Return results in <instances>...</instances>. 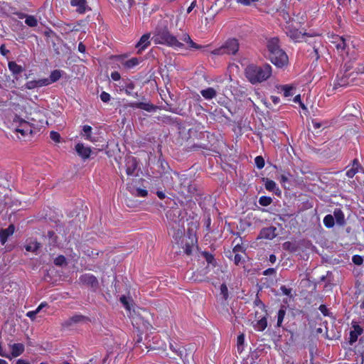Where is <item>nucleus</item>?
<instances>
[{"instance_id":"1","label":"nucleus","mask_w":364,"mask_h":364,"mask_svg":"<svg viewBox=\"0 0 364 364\" xmlns=\"http://www.w3.org/2000/svg\"><path fill=\"white\" fill-rule=\"evenodd\" d=\"M13 113L11 114L6 121L7 127L12 133V136L19 140H23L29 137L33 133V127L30 122L17 115L21 111L18 106L13 107Z\"/></svg>"},{"instance_id":"2","label":"nucleus","mask_w":364,"mask_h":364,"mask_svg":"<svg viewBox=\"0 0 364 364\" xmlns=\"http://www.w3.org/2000/svg\"><path fill=\"white\" fill-rule=\"evenodd\" d=\"M267 46L269 51V58L272 64L278 68H283L288 65V56L280 49L278 38H270L267 41Z\"/></svg>"},{"instance_id":"3","label":"nucleus","mask_w":364,"mask_h":364,"mask_svg":"<svg viewBox=\"0 0 364 364\" xmlns=\"http://www.w3.org/2000/svg\"><path fill=\"white\" fill-rule=\"evenodd\" d=\"M272 73V69L269 65L262 68L255 65H249L245 70L247 78L252 83L264 81L269 78Z\"/></svg>"},{"instance_id":"4","label":"nucleus","mask_w":364,"mask_h":364,"mask_svg":"<svg viewBox=\"0 0 364 364\" xmlns=\"http://www.w3.org/2000/svg\"><path fill=\"white\" fill-rule=\"evenodd\" d=\"M301 23L294 18L289 19L284 25L287 34L296 42H300L304 38V33L301 30Z\"/></svg>"},{"instance_id":"5","label":"nucleus","mask_w":364,"mask_h":364,"mask_svg":"<svg viewBox=\"0 0 364 364\" xmlns=\"http://www.w3.org/2000/svg\"><path fill=\"white\" fill-rule=\"evenodd\" d=\"M153 41L157 44H166L175 48L181 47V44L176 38L166 31L159 32L153 37Z\"/></svg>"},{"instance_id":"6","label":"nucleus","mask_w":364,"mask_h":364,"mask_svg":"<svg viewBox=\"0 0 364 364\" xmlns=\"http://www.w3.org/2000/svg\"><path fill=\"white\" fill-rule=\"evenodd\" d=\"M282 90L284 92L285 97H291L296 94L295 97L293 99V102L299 103L301 107L304 109H306L305 105L301 102V96L299 94H296V87L293 85H287L282 87Z\"/></svg>"},{"instance_id":"7","label":"nucleus","mask_w":364,"mask_h":364,"mask_svg":"<svg viewBox=\"0 0 364 364\" xmlns=\"http://www.w3.org/2000/svg\"><path fill=\"white\" fill-rule=\"evenodd\" d=\"M75 151L77 154L83 159H88L92 153L90 147L85 146L82 143H77L75 145Z\"/></svg>"},{"instance_id":"8","label":"nucleus","mask_w":364,"mask_h":364,"mask_svg":"<svg viewBox=\"0 0 364 364\" xmlns=\"http://www.w3.org/2000/svg\"><path fill=\"white\" fill-rule=\"evenodd\" d=\"M331 42L336 46L338 51H343L346 48V43L345 39L337 35H332Z\"/></svg>"},{"instance_id":"9","label":"nucleus","mask_w":364,"mask_h":364,"mask_svg":"<svg viewBox=\"0 0 364 364\" xmlns=\"http://www.w3.org/2000/svg\"><path fill=\"white\" fill-rule=\"evenodd\" d=\"M24 346L22 343H13L9 345L10 358L21 355L24 351Z\"/></svg>"},{"instance_id":"10","label":"nucleus","mask_w":364,"mask_h":364,"mask_svg":"<svg viewBox=\"0 0 364 364\" xmlns=\"http://www.w3.org/2000/svg\"><path fill=\"white\" fill-rule=\"evenodd\" d=\"M239 48L237 40L235 38L229 39L225 44V49L228 53L235 54Z\"/></svg>"},{"instance_id":"11","label":"nucleus","mask_w":364,"mask_h":364,"mask_svg":"<svg viewBox=\"0 0 364 364\" xmlns=\"http://www.w3.org/2000/svg\"><path fill=\"white\" fill-rule=\"evenodd\" d=\"M15 231V228L13 225H10L6 229L0 231V242L4 245L7 239L11 236Z\"/></svg>"},{"instance_id":"12","label":"nucleus","mask_w":364,"mask_h":364,"mask_svg":"<svg viewBox=\"0 0 364 364\" xmlns=\"http://www.w3.org/2000/svg\"><path fill=\"white\" fill-rule=\"evenodd\" d=\"M263 181L264 183L265 188L269 191L275 193L277 195L280 196L282 192L280 189L277 187L276 183L272 180L264 178Z\"/></svg>"},{"instance_id":"13","label":"nucleus","mask_w":364,"mask_h":364,"mask_svg":"<svg viewBox=\"0 0 364 364\" xmlns=\"http://www.w3.org/2000/svg\"><path fill=\"white\" fill-rule=\"evenodd\" d=\"M92 127L89 125L82 126L81 133L82 137L90 141H94V139L92 135Z\"/></svg>"},{"instance_id":"14","label":"nucleus","mask_w":364,"mask_h":364,"mask_svg":"<svg viewBox=\"0 0 364 364\" xmlns=\"http://www.w3.org/2000/svg\"><path fill=\"white\" fill-rule=\"evenodd\" d=\"M260 237L268 240L274 238L275 237V228H268L262 230L260 232Z\"/></svg>"},{"instance_id":"15","label":"nucleus","mask_w":364,"mask_h":364,"mask_svg":"<svg viewBox=\"0 0 364 364\" xmlns=\"http://www.w3.org/2000/svg\"><path fill=\"white\" fill-rule=\"evenodd\" d=\"M359 169V164L356 161H353L351 166L348 167L346 171V175L349 178L353 177L356 173H358Z\"/></svg>"},{"instance_id":"16","label":"nucleus","mask_w":364,"mask_h":364,"mask_svg":"<svg viewBox=\"0 0 364 364\" xmlns=\"http://www.w3.org/2000/svg\"><path fill=\"white\" fill-rule=\"evenodd\" d=\"M71 5L76 7L79 12H84L86 8V2L85 0H72Z\"/></svg>"},{"instance_id":"17","label":"nucleus","mask_w":364,"mask_h":364,"mask_svg":"<svg viewBox=\"0 0 364 364\" xmlns=\"http://www.w3.org/2000/svg\"><path fill=\"white\" fill-rule=\"evenodd\" d=\"M149 35H144L139 41L138 42L136 46L139 50H143L146 48L149 43Z\"/></svg>"},{"instance_id":"18","label":"nucleus","mask_w":364,"mask_h":364,"mask_svg":"<svg viewBox=\"0 0 364 364\" xmlns=\"http://www.w3.org/2000/svg\"><path fill=\"white\" fill-rule=\"evenodd\" d=\"M61 77V73L59 70H54L51 73L50 75V78L46 80L43 85H48L50 83L54 82L60 79Z\"/></svg>"},{"instance_id":"19","label":"nucleus","mask_w":364,"mask_h":364,"mask_svg":"<svg viewBox=\"0 0 364 364\" xmlns=\"http://www.w3.org/2000/svg\"><path fill=\"white\" fill-rule=\"evenodd\" d=\"M201 95L204 98L210 100L215 96L216 92L213 88L208 87L207 89L203 90L201 91Z\"/></svg>"},{"instance_id":"20","label":"nucleus","mask_w":364,"mask_h":364,"mask_svg":"<svg viewBox=\"0 0 364 364\" xmlns=\"http://www.w3.org/2000/svg\"><path fill=\"white\" fill-rule=\"evenodd\" d=\"M361 333L362 328L359 326H354L353 330L350 331V342H355Z\"/></svg>"},{"instance_id":"21","label":"nucleus","mask_w":364,"mask_h":364,"mask_svg":"<svg viewBox=\"0 0 364 364\" xmlns=\"http://www.w3.org/2000/svg\"><path fill=\"white\" fill-rule=\"evenodd\" d=\"M121 302L123 304L124 308L128 311H131V306L132 304V301L130 298H127L125 296H123L120 298Z\"/></svg>"},{"instance_id":"22","label":"nucleus","mask_w":364,"mask_h":364,"mask_svg":"<svg viewBox=\"0 0 364 364\" xmlns=\"http://www.w3.org/2000/svg\"><path fill=\"white\" fill-rule=\"evenodd\" d=\"M323 223L326 228H332L334 225L333 217L331 215H327L323 218Z\"/></svg>"},{"instance_id":"23","label":"nucleus","mask_w":364,"mask_h":364,"mask_svg":"<svg viewBox=\"0 0 364 364\" xmlns=\"http://www.w3.org/2000/svg\"><path fill=\"white\" fill-rule=\"evenodd\" d=\"M9 70L14 74L19 73L22 70L21 67L14 62H10L9 63Z\"/></svg>"},{"instance_id":"24","label":"nucleus","mask_w":364,"mask_h":364,"mask_svg":"<svg viewBox=\"0 0 364 364\" xmlns=\"http://www.w3.org/2000/svg\"><path fill=\"white\" fill-rule=\"evenodd\" d=\"M50 139L55 143L60 144L61 142V136L60 134L55 131H51L50 133Z\"/></svg>"},{"instance_id":"25","label":"nucleus","mask_w":364,"mask_h":364,"mask_svg":"<svg viewBox=\"0 0 364 364\" xmlns=\"http://www.w3.org/2000/svg\"><path fill=\"white\" fill-rule=\"evenodd\" d=\"M25 22L29 26H36L38 24L37 19L32 16H26Z\"/></svg>"},{"instance_id":"26","label":"nucleus","mask_w":364,"mask_h":364,"mask_svg":"<svg viewBox=\"0 0 364 364\" xmlns=\"http://www.w3.org/2000/svg\"><path fill=\"white\" fill-rule=\"evenodd\" d=\"M334 215L336 217V221L339 224H343L344 221L343 215L340 210H336L334 211Z\"/></svg>"},{"instance_id":"27","label":"nucleus","mask_w":364,"mask_h":364,"mask_svg":"<svg viewBox=\"0 0 364 364\" xmlns=\"http://www.w3.org/2000/svg\"><path fill=\"white\" fill-rule=\"evenodd\" d=\"M256 166L261 169L264 166V160L262 156H257L255 159Z\"/></svg>"},{"instance_id":"28","label":"nucleus","mask_w":364,"mask_h":364,"mask_svg":"<svg viewBox=\"0 0 364 364\" xmlns=\"http://www.w3.org/2000/svg\"><path fill=\"white\" fill-rule=\"evenodd\" d=\"M272 203V199L269 197L262 196L259 198V203L262 205H269Z\"/></svg>"},{"instance_id":"29","label":"nucleus","mask_w":364,"mask_h":364,"mask_svg":"<svg viewBox=\"0 0 364 364\" xmlns=\"http://www.w3.org/2000/svg\"><path fill=\"white\" fill-rule=\"evenodd\" d=\"M267 326V321L265 318H262L261 320H259L257 324V328L259 330V331H262L264 330Z\"/></svg>"},{"instance_id":"30","label":"nucleus","mask_w":364,"mask_h":364,"mask_svg":"<svg viewBox=\"0 0 364 364\" xmlns=\"http://www.w3.org/2000/svg\"><path fill=\"white\" fill-rule=\"evenodd\" d=\"M184 41L188 44L189 47L198 48L199 47L191 40L189 36H185Z\"/></svg>"},{"instance_id":"31","label":"nucleus","mask_w":364,"mask_h":364,"mask_svg":"<svg viewBox=\"0 0 364 364\" xmlns=\"http://www.w3.org/2000/svg\"><path fill=\"white\" fill-rule=\"evenodd\" d=\"M136 196L139 197H145L147 196L148 192L146 190L143 188H137L136 190Z\"/></svg>"},{"instance_id":"32","label":"nucleus","mask_w":364,"mask_h":364,"mask_svg":"<svg viewBox=\"0 0 364 364\" xmlns=\"http://www.w3.org/2000/svg\"><path fill=\"white\" fill-rule=\"evenodd\" d=\"M41 306H39L35 311H28L26 316L31 318H34L35 316L40 311Z\"/></svg>"},{"instance_id":"33","label":"nucleus","mask_w":364,"mask_h":364,"mask_svg":"<svg viewBox=\"0 0 364 364\" xmlns=\"http://www.w3.org/2000/svg\"><path fill=\"white\" fill-rule=\"evenodd\" d=\"M100 99L104 102H107L110 100V95L106 92H102L100 95Z\"/></svg>"},{"instance_id":"34","label":"nucleus","mask_w":364,"mask_h":364,"mask_svg":"<svg viewBox=\"0 0 364 364\" xmlns=\"http://www.w3.org/2000/svg\"><path fill=\"white\" fill-rule=\"evenodd\" d=\"M55 263L58 265H63L65 263V258L60 255L55 258Z\"/></svg>"},{"instance_id":"35","label":"nucleus","mask_w":364,"mask_h":364,"mask_svg":"<svg viewBox=\"0 0 364 364\" xmlns=\"http://www.w3.org/2000/svg\"><path fill=\"white\" fill-rule=\"evenodd\" d=\"M352 259L353 262L358 265L361 264L363 262V257L359 255H354Z\"/></svg>"},{"instance_id":"36","label":"nucleus","mask_w":364,"mask_h":364,"mask_svg":"<svg viewBox=\"0 0 364 364\" xmlns=\"http://www.w3.org/2000/svg\"><path fill=\"white\" fill-rule=\"evenodd\" d=\"M237 342L238 348H240V346H242L244 345V343H245L244 334H240L237 336Z\"/></svg>"},{"instance_id":"37","label":"nucleus","mask_w":364,"mask_h":364,"mask_svg":"<svg viewBox=\"0 0 364 364\" xmlns=\"http://www.w3.org/2000/svg\"><path fill=\"white\" fill-rule=\"evenodd\" d=\"M284 311L283 310H280L278 313V321L277 324L278 326H280L283 321L284 317Z\"/></svg>"},{"instance_id":"38","label":"nucleus","mask_w":364,"mask_h":364,"mask_svg":"<svg viewBox=\"0 0 364 364\" xmlns=\"http://www.w3.org/2000/svg\"><path fill=\"white\" fill-rule=\"evenodd\" d=\"M137 64H138V60L136 58L131 59L126 63V65L128 68H132Z\"/></svg>"},{"instance_id":"39","label":"nucleus","mask_w":364,"mask_h":364,"mask_svg":"<svg viewBox=\"0 0 364 364\" xmlns=\"http://www.w3.org/2000/svg\"><path fill=\"white\" fill-rule=\"evenodd\" d=\"M14 364H31V363L28 359L18 358L15 360Z\"/></svg>"},{"instance_id":"40","label":"nucleus","mask_w":364,"mask_h":364,"mask_svg":"<svg viewBox=\"0 0 364 364\" xmlns=\"http://www.w3.org/2000/svg\"><path fill=\"white\" fill-rule=\"evenodd\" d=\"M220 291L225 297L228 296V288L225 284L221 285Z\"/></svg>"},{"instance_id":"41","label":"nucleus","mask_w":364,"mask_h":364,"mask_svg":"<svg viewBox=\"0 0 364 364\" xmlns=\"http://www.w3.org/2000/svg\"><path fill=\"white\" fill-rule=\"evenodd\" d=\"M356 72L358 73L364 74V63L358 65L356 68Z\"/></svg>"},{"instance_id":"42","label":"nucleus","mask_w":364,"mask_h":364,"mask_svg":"<svg viewBox=\"0 0 364 364\" xmlns=\"http://www.w3.org/2000/svg\"><path fill=\"white\" fill-rule=\"evenodd\" d=\"M111 77H112V80H114L115 81L119 80V78H120L119 74L117 72L112 73Z\"/></svg>"},{"instance_id":"43","label":"nucleus","mask_w":364,"mask_h":364,"mask_svg":"<svg viewBox=\"0 0 364 364\" xmlns=\"http://www.w3.org/2000/svg\"><path fill=\"white\" fill-rule=\"evenodd\" d=\"M37 248H38V245H37V243H34V244H33V247L28 246V245L26 247V250L27 251L34 250H36V249H37Z\"/></svg>"},{"instance_id":"44","label":"nucleus","mask_w":364,"mask_h":364,"mask_svg":"<svg viewBox=\"0 0 364 364\" xmlns=\"http://www.w3.org/2000/svg\"><path fill=\"white\" fill-rule=\"evenodd\" d=\"M196 6V2L195 1H193L191 5L188 6V8L187 9V13H191V11L195 8Z\"/></svg>"},{"instance_id":"45","label":"nucleus","mask_w":364,"mask_h":364,"mask_svg":"<svg viewBox=\"0 0 364 364\" xmlns=\"http://www.w3.org/2000/svg\"><path fill=\"white\" fill-rule=\"evenodd\" d=\"M78 50H79V51H80L81 53H83V52H85V46H84L82 44H81V43H80V44L79 45V46H78Z\"/></svg>"},{"instance_id":"46","label":"nucleus","mask_w":364,"mask_h":364,"mask_svg":"<svg viewBox=\"0 0 364 364\" xmlns=\"http://www.w3.org/2000/svg\"><path fill=\"white\" fill-rule=\"evenodd\" d=\"M157 196H158L160 198H161V199H163V198H165V194H164V193H163V192H161V191H158V192H157Z\"/></svg>"},{"instance_id":"47","label":"nucleus","mask_w":364,"mask_h":364,"mask_svg":"<svg viewBox=\"0 0 364 364\" xmlns=\"http://www.w3.org/2000/svg\"><path fill=\"white\" fill-rule=\"evenodd\" d=\"M240 255H236L235 256V263H238V262H240Z\"/></svg>"},{"instance_id":"48","label":"nucleus","mask_w":364,"mask_h":364,"mask_svg":"<svg viewBox=\"0 0 364 364\" xmlns=\"http://www.w3.org/2000/svg\"><path fill=\"white\" fill-rule=\"evenodd\" d=\"M269 260L271 262H274L276 261V257L274 255H270Z\"/></svg>"},{"instance_id":"49","label":"nucleus","mask_w":364,"mask_h":364,"mask_svg":"<svg viewBox=\"0 0 364 364\" xmlns=\"http://www.w3.org/2000/svg\"><path fill=\"white\" fill-rule=\"evenodd\" d=\"M313 125H314V128H319L320 127V124L317 122H313Z\"/></svg>"},{"instance_id":"50","label":"nucleus","mask_w":364,"mask_h":364,"mask_svg":"<svg viewBox=\"0 0 364 364\" xmlns=\"http://www.w3.org/2000/svg\"><path fill=\"white\" fill-rule=\"evenodd\" d=\"M338 84L340 86H345V85H347L348 84V82H343L342 83H338Z\"/></svg>"},{"instance_id":"51","label":"nucleus","mask_w":364,"mask_h":364,"mask_svg":"<svg viewBox=\"0 0 364 364\" xmlns=\"http://www.w3.org/2000/svg\"><path fill=\"white\" fill-rule=\"evenodd\" d=\"M0 364H9L5 360L0 358Z\"/></svg>"},{"instance_id":"52","label":"nucleus","mask_w":364,"mask_h":364,"mask_svg":"<svg viewBox=\"0 0 364 364\" xmlns=\"http://www.w3.org/2000/svg\"><path fill=\"white\" fill-rule=\"evenodd\" d=\"M282 180L283 182H285L287 181V178H286V177L283 176L282 178Z\"/></svg>"},{"instance_id":"53","label":"nucleus","mask_w":364,"mask_h":364,"mask_svg":"<svg viewBox=\"0 0 364 364\" xmlns=\"http://www.w3.org/2000/svg\"><path fill=\"white\" fill-rule=\"evenodd\" d=\"M1 53H2L4 55H5V54H6V53H5V50H2V51H1Z\"/></svg>"}]
</instances>
